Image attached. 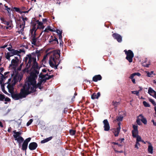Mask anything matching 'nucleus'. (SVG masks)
Returning <instances> with one entry per match:
<instances>
[{
	"mask_svg": "<svg viewBox=\"0 0 156 156\" xmlns=\"http://www.w3.org/2000/svg\"><path fill=\"white\" fill-rule=\"evenodd\" d=\"M101 76L100 75L95 76L93 77V80L94 82H97L98 80H101Z\"/></svg>",
	"mask_w": 156,
	"mask_h": 156,
	"instance_id": "a211bd4d",
	"label": "nucleus"
},
{
	"mask_svg": "<svg viewBox=\"0 0 156 156\" xmlns=\"http://www.w3.org/2000/svg\"><path fill=\"white\" fill-rule=\"evenodd\" d=\"M133 130H138L137 129V126L136 125H133Z\"/></svg>",
	"mask_w": 156,
	"mask_h": 156,
	"instance_id": "79ce46f5",
	"label": "nucleus"
},
{
	"mask_svg": "<svg viewBox=\"0 0 156 156\" xmlns=\"http://www.w3.org/2000/svg\"><path fill=\"white\" fill-rule=\"evenodd\" d=\"M2 91H3V92L5 93V94H6L7 93L5 90H4L2 88Z\"/></svg>",
	"mask_w": 156,
	"mask_h": 156,
	"instance_id": "680f3d73",
	"label": "nucleus"
},
{
	"mask_svg": "<svg viewBox=\"0 0 156 156\" xmlns=\"http://www.w3.org/2000/svg\"><path fill=\"white\" fill-rule=\"evenodd\" d=\"M5 9L8 11V13L9 14V15H10L11 13L10 8H8L7 9Z\"/></svg>",
	"mask_w": 156,
	"mask_h": 156,
	"instance_id": "a19ab883",
	"label": "nucleus"
},
{
	"mask_svg": "<svg viewBox=\"0 0 156 156\" xmlns=\"http://www.w3.org/2000/svg\"><path fill=\"white\" fill-rule=\"evenodd\" d=\"M52 138V137H48L47 138H46L45 139V140L47 142L49 141V140H51V139Z\"/></svg>",
	"mask_w": 156,
	"mask_h": 156,
	"instance_id": "de8ad7c7",
	"label": "nucleus"
},
{
	"mask_svg": "<svg viewBox=\"0 0 156 156\" xmlns=\"http://www.w3.org/2000/svg\"><path fill=\"white\" fill-rule=\"evenodd\" d=\"M37 23L38 24L37 29H43L44 28V26L43 25V23L42 22L37 21Z\"/></svg>",
	"mask_w": 156,
	"mask_h": 156,
	"instance_id": "4be33fe9",
	"label": "nucleus"
},
{
	"mask_svg": "<svg viewBox=\"0 0 156 156\" xmlns=\"http://www.w3.org/2000/svg\"><path fill=\"white\" fill-rule=\"evenodd\" d=\"M20 63V60L17 57H15L14 59H12L11 62V64L9 65V68L12 70V72H9L8 75L11 74L12 77L13 76H17L18 77H22V76L19 73L18 71H20L23 63H22L19 67L18 65Z\"/></svg>",
	"mask_w": 156,
	"mask_h": 156,
	"instance_id": "f03ea898",
	"label": "nucleus"
},
{
	"mask_svg": "<svg viewBox=\"0 0 156 156\" xmlns=\"http://www.w3.org/2000/svg\"><path fill=\"white\" fill-rule=\"evenodd\" d=\"M153 124L154 126H156V122H154Z\"/></svg>",
	"mask_w": 156,
	"mask_h": 156,
	"instance_id": "774afa93",
	"label": "nucleus"
},
{
	"mask_svg": "<svg viewBox=\"0 0 156 156\" xmlns=\"http://www.w3.org/2000/svg\"><path fill=\"white\" fill-rule=\"evenodd\" d=\"M125 54L126 55V58L129 62H131L133 61V58L134 56L133 52L131 50H128L127 51L126 50L124 51Z\"/></svg>",
	"mask_w": 156,
	"mask_h": 156,
	"instance_id": "0eeeda50",
	"label": "nucleus"
},
{
	"mask_svg": "<svg viewBox=\"0 0 156 156\" xmlns=\"http://www.w3.org/2000/svg\"><path fill=\"white\" fill-rule=\"evenodd\" d=\"M24 61L27 64V67L23 70V73L30 72L28 80L21 89L20 93H14L11 94L12 98L15 100L26 97L27 95L35 91L37 88L41 90L42 87L41 85L43 84L46 80L51 78L53 75L49 76L47 74L43 75L41 73L39 75L38 82L36 84V80L39 73L40 67L36 62V55L34 54L27 55Z\"/></svg>",
	"mask_w": 156,
	"mask_h": 156,
	"instance_id": "f257e3e1",
	"label": "nucleus"
},
{
	"mask_svg": "<svg viewBox=\"0 0 156 156\" xmlns=\"http://www.w3.org/2000/svg\"><path fill=\"white\" fill-rule=\"evenodd\" d=\"M14 9L16 11H17V9H19L17 8H16V7H15L14 8Z\"/></svg>",
	"mask_w": 156,
	"mask_h": 156,
	"instance_id": "69168bd1",
	"label": "nucleus"
},
{
	"mask_svg": "<svg viewBox=\"0 0 156 156\" xmlns=\"http://www.w3.org/2000/svg\"><path fill=\"white\" fill-rule=\"evenodd\" d=\"M154 110L155 112V114H156V106L154 107Z\"/></svg>",
	"mask_w": 156,
	"mask_h": 156,
	"instance_id": "338daca9",
	"label": "nucleus"
},
{
	"mask_svg": "<svg viewBox=\"0 0 156 156\" xmlns=\"http://www.w3.org/2000/svg\"><path fill=\"white\" fill-rule=\"evenodd\" d=\"M149 145L148 148V151L150 154L153 153V147L152 146L151 144L149 143Z\"/></svg>",
	"mask_w": 156,
	"mask_h": 156,
	"instance_id": "412c9836",
	"label": "nucleus"
},
{
	"mask_svg": "<svg viewBox=\"0 0 156 156\" xmlns=\"http://www.w3.org/2000/svg\"><path fill=\"white\" fill-rule=\"evenodd\" d=\"M3 127V126L1 122H0V127Z\"/></svg>",
	"mask_w": 156,
	"mask_h": 156,
	"instance_id": "bf43d9fd",
	"label": "nucleus"
},
{
	"mask_svg": "<svg viewBox=\"0 0 156 156\" xmlns=\"http://www.w3.org/2000/svg\"><path fill=\"white\" fill-rule=\"evenodd\" d=\"M77 95L76 94V93L74 94V96L73 97V98L74 99L75 98V96Z\"/></svg>",
	"mask_w": 156,
	"mask_h": 156,
	"instance_id": "0e129e2a",
	"label": "nucleus"
},
{
	"mask_svg": "<svg viewBox=\"0 0 156 156\" xmlns=\"http://www.w3.org/2000/svg\"><path fill=\"white\" fill-rule=\"evenodd\" d=\"M10 53L9 52H7L6 55V59L9 60H10V58L11 56H12V55H10ZM10 55H11L10 54Z\"/></svg>",
	"mask_w": 156,
	"mask_h": 156,
	"instance_id": "cd10ccee",
	"label": "nucleus"
},
{
	"mask_svg": "<svg viewBox=\"0 0 156 156\" xmlns=\"http://www.w3.org/2000/svg\"><path fill=\"white\" fill-rule=\"evenodd\" d=\"M42 21L44 23L46 22L47 21V19H43Z\"/></svg>",
	"mask_w": 156,
	"mask_h": 156,
	"instance_id": "4d7b16f0",
	"label": "nucleus"
},
{
	"mask_svg": "<svg viewBox=\"0 0 156 156\" xmlns=\"http://www.w3.org/2000/svg\"><path fill=\"white\" fill-rule=\"evenodd\" d=\"M132 93L133 94H136L137 95H138V94L139 93V91H132Z\"/></svg>",
	"mask_w": 156,
	"mask_h": 156,
	"instance_id": "58836bf2",
	"label": "nucleus"
},
{
	"mask_svg": "<svg viewBox=\"0 0 156 156\" xmlns=\"http://www.w3.org/2000/svg\"><path fill=\"white\" fill-rule=\"evenodd\" d=\"M123 119V117L122 116H119L118 117L116 118V120L118 121H120L122 120Z\"/></svg>",
	"mask_w": 156,
	"mask_h": 156,
	"instance_id": "72a5a7b5",
	"label": "nucleus"
},
{
	"mask_svg": "<svg viewBox=\"0 0 156 156\" xmlns=\"http://www.w3.org/2000/svg\"><path fill=\"white\" fill-rule=\"evenodd\" d=\"M4 100H5V101L9 102L10 101V99L8 97H6V98H5Z\"/></svg>",
	"mask_w": 156,
	"mask_h": 156,
	"instance_id": "c03bdc74",
	"label": "nucleus"
},
{
	"mask_svg": "<svg viewBox=\"0 0 156 156\" xmlns=\"http://www.w3.org/2000/svg\"><path fill=\"white\" fill-rule=\"evenodd\" d=\"M49 30L52 32L55 31V29L52 28L50 26H48L47 28L45 29L44 31L48 32Z\"/></svg>",
	"mask_w": 156,
	"mask_h": 156,
	"instance_id": "aec40b11",
	"label": "nucleus"
},
{
	"mask_svg": "<svg viewBox=\"0 0 156 156\" xmlns=\"http://www.w3.org/2000/svg\"><path fill=\"white\" fill-rule=\"evenodd\" d=\"M5 96L4 95L0 94V101H3L5 99Z\"/></svg>",
	"mask_w": 156,
	"mask_h": 156,
	"instance_id": "c756f323",
	"label": "nucleus"
},
{
	"mask_svg": "<svg viewBox=\"0 0 156 156\" xmlns=\"http://www.w3.org/2000/svg\"><path fill=\"white\" fill-rule=\"evenodd\" d=\"M100 96V93L99 92H98L97 94L94 93L92 95L91 98L93 99H98Z\"/></svg>",
	"mask_w": 156,
	"mask_h": 156,
	"instance_id": "6ab92c4d",
	"label": "nucleus"
},
{
	"mask_svg": "<svg viewBox=\"0 0 156 156\" xmlns=\"http://www.w3.org/2000/svg\"><path fill=\"white\" fill-rule=\"evenodd\" d=\"M3 69L2 68H0V72H2L3 71Z\"/></svg>",
	"mask_w": 156,
	"mask_h": 156,
	"instance_id": "e2e57ef3",
	"label": "nucleus"
},
{
	"mask_svg": "<svg viewBox=\"0 0 156 156\" xmlns=\"http://www.w3.org/2000/svg\"><path fill=\"white\" fill-rule=\"evenodd\" d=\"M22 78L21 77H18L17 76H11V78L9 79L8 82V85L7 87L9 92L11 94L14 93V86L16 83L18 81H20Z\"/></svg>",
	"mask_w": 156,
	"mask_h": 156,
	"instance_id": "20e7f679",
	"label": "nucleus"
},
{
	"mask_svg": "<svg viewBox=\"0 0 156 156\" xmlns=\"http://www.w3.org/2000/svg\"><path fill=\"white\" fill-rule=\"evenodd\" d=\"M149 101H150L151 103H152V104L154 105H156V104L154 101L151 99H149Z\"/></svg>",
	"mask_w": 156,
	"mask_h": 156,
	"instance_id": "ea45409f",
	"label": "nucleus"
},
{
	"mask_svg": "<svg viewBox=\"0 0 156 156\" xmlns=\"http://www.w3.org/2000/svg\"><path fill=\"white\" fill-rule=\"evenodd\" d=\"M135 73H133L131 75V76L130 77V78L131 79H134V76H135Z\"/></svg>",
	"mask_w": 156,
	"mask_h": 156,
	"instance_id": "49530a36",
	"label": "nucleus"
},
{
	"mask_svg": "<svg viewBox=\"0 0 156 156\" xmlns=\"http://www.w3.org/2000/svg\"><path fill=\"white\" fill-rule=\"evenodd\" d=\"M32 122H33L32 119H30L28 121V122H27V125L28 126H29L31 124V123Z\"/></svg>",
	"mask_w": 156,
	"mask_h": 156,
	"instance_id": "4c0bfd02",
	"label": "nucleus"
},
{
	"mask_svg": "<svg viewBox=\"0 0 156 156\" xmlns=\"http://www.w3.org/2000/svg\"><path fill=\"white\" fill-rule=\"evenodd\" d=\"M7 46V44H5V45L1 46V48H6Z\"/></svg>",
	"mask_w": 156,
	"mask_h": 156,
	"instance_id": "5fc2aeb1",
	"label": "nucleus"
},
{
	"mask_svg": "<svg viewBox=\"0 0 156 156\" xmlns=\"http://www.w3.org/2000/svg\"><path fill=\"white\" fill-rule=\"evenodd\" d=\"M143 104L146 107H149L150 106V105L149 104L145 101H144L143 102Z\"/></svg>",
	"mask_w": 156,
	"mask_h": 156,
	"instance_id": "c85d7f7f",
	"label": "nucleus"
},
{
	"mask_svg": "<svg viewBox=\"0 0 156 156\" xmlns=\"http://www.w3.org/2000/svg\"><path fill=\"white\" fill-rule=\"evenodd\" d=\"M22 21H21L16 25V30L19 34H23L25 26L26 23L29 22L28 18L26 17H22Z\"/></svg>",
	"mask_w": 156,
	"mask_h": 156,
	"instance_id": "39448f33",
	"label": "nucleus"
},
{
	"mask_svg": "<svg viewBox=\"0 0 156 156\" xmlns=\"http://www.w3.org/2000/svg\"><path fill=\"white\" fill-rule=\"evenodd\" d=\"M32 8H30L28 11H23L21 13L22 14L23 13H27Z\"/></svg>",
	"mask_w": 156,
	"mask_h": 156,
	"instance_id": "09e8293b",
	"label": "nucleus"
},
{
	"mask_svg": "<svg viewBox=\"0 0 156 156\" xmlns=\"http://www.w3.org/2000/svg\"><path fill=\"white\" fill-rule=\"evenodd\" d=\"M146 73L147 74V75L148 77H152L153 76V75H155V74L154 73V71H152L150 72L148 71H146Z\"/></svg>",
	"mask_w": 156,
	"mask_h": 156,
	"instance_id": "393cba45",
	"label": "nucleus"
},
{
	"mask_svg": "<svg viewBox=\"0 0 156 156\" xmlns=\"http://www.w3.org/2000/svg\"><path fill=\"white\" fill-rule=\"evenodd\" d=\"M31 140V138L30 137L26 139L24 141L25 143H26L28 144V143Z\"/></svg>",
	"mask_w": 156,
	"mask_h": 156,
	"instance_id": "f704fd0d",
	"label": "nucleus"
},
{
	"mask_svg": "<svg viewBox=\"0 0 156 156\" xmlns=\"http://www.w3.org/2000/svg\"><path fill=\"white\" fill-rule=\"evenodd\" d=\"M46 142H47L45 139H44L42 141H41V143H46Z\"/></svg>",
	"mask_w": 156,
	"mask_h": 156,
	"instance_id": "864d4df0",
	"label": "nucleus"
},
{
	"mask_svg": "<svg viewBox=\"0 0 156 156\" xmlns=\"http://www.w3.org/2000/svg\"><path fill=\"white\" fill-rule=\"evenodd\" d=\"M39 38V37L36 38L35 36L32 38H30L32 44L35 45H37L40 41V39Z\"/></svg>",
	"mask_w": 156,
	"mask_h": 156,
	"instance_id": "9d476101",
	"label": "nucleus"
},
{
	"mask_svg": "<svg viewBox=\"0 0 156 156\" xmlns=\"http://www.w3.org/2000/svg\"><path fill=\"white\" fill-rule=\"evenodd\" d=\"M135 73V76L137 75L138 76H140V74L139 73Z\"/></svg>",
	"mask_w": 156,
	"mask_h": 156,
	"instance_id": "603ef678",
	"label": "nucleus"
},
{
	"mask_svg": "<svg viewBox=\"0 0 156 156\" xmlns=\"http://www.w3.org/2000/svg\"><path fill=\"white\" fill-rule=\"evenodd\" d=\"M113 37L116 39L119 42H120L122 41V37L121 36L118 34L114 33L113 34Z\"/></svg>",
	"mask_w": 156,
	"mask_h": 156,
	"instance_id": "f8f14e48",
	"label": "nucleus"
},
{
	"mask_svg": "<svg viewBox=\"0 0 156 156\" xmlns=\"http://www.w3.org/2000/svg\"><path fill=\"white\" fill-rule=\"evenodd\" d=\"M36 29L35 26H34L30 30V34L31 35L30 38H32L35 36L36 35Z\"/></svg>",
	"mask_w": 156,
	"mask_h": 156,
	"instance_id": "4468645a",
	"label": "nucleus"
},
{
	"mask_svg": "<svg viewBox=\"0 0 156 156\" xmlns=\"http://www.w3.org/2000/svg\"><path fill=\"white\" fill-rule=\"evenodd\" d=\"M131 80L132 82H133V83H136L135 80L134 79H131Z\"/></svg>",
	"mask_w": 156,
	"mask_h": 156,
	"instance_id": "13d9d810",
	"label": "nucleus"
},
{
	"mask_svg": "<svg viewBox=\"0 0 156 156\" xmlns=\"http://www.w3.org/2000/svg\"><path fill=\"white\" fill-rule=\"evenodd\" d=\"M141 121H142L144 124H146L147 123V120L145 118H144L141 120Z\"/></svg>",
	"mask_w": 156,
	"mask_h": 156,
	"instance_id": "e433bc0d",
	"label": "nucleus"
},
{
	"mask_svg": "<svg viewBox=\"0 0 156 156\" xmlns=\"http://www.w3.org/2000/svg\"><path fill=\"white\" fill-rule=\"evenodd\" d=\"M121 128V127H118L116 129H114L113 132L115 136H117L119 135Z\"/></svg>",
	"mask_w": 156,
	"mask_h": 156,
	"instance_id": "dca6fc26",
	"label": "nucleus"
},
{
	"mask_svg": "<svg viewBox=\"0 0 156 156\" xmlns=\"http://www.w3.org/2000/svg\"><path fill=\"white\" fill-rule=\"evenodd\" d=\"M104 125V130L105 131H108L109 130L110 126L108 122L107 119H105L103 122Z\"/></svg>",
	"mask_w": 156,
	"mask_h": 156,
	"instance_id": "1a4fd4ad",
	"label": "nucleus"
},
{
	"mask_svg": "<svg viewBox=\"0 0 156 156\" xmlns=\"http://www.w3.org/2000/svg\"><path fill=\"white\" fill-rule=\"evenodd\" d=\"M144 118V117L142 115L140 114L137 117V119H140L141 121Z\"/></svg>",
	"mask_w": 156,
	"mask_h": 156,
	"instance_id": "7c9ffc66",
	"label": "nucleus"
},
{
	"mask_svg": "<svg viewBox=\"0 0 156 156\" xmlns=\"http://www.w3.org/2000/svg\"><path fill=\"white\" fill-rule=\"evenodd\" d=\"M3 23L7 25V26L5 27V28L7 29L10 30L12 28L11 23L9 21L5 20L3 21Z\"/></svg>",
	"mask_w": 156,
	"mask_h": 156,
	"instance_id": "2eb2a0df",
	"label": "nucleus"
},
{
	"mask_svg": "<svg viewBox=\"0 0 156 156\" xmlns=\"http://www.w3.org/2000/svg\"><path fill=\"white\" fill-rule=\"evenodd\" d=\"M113 144H115H115H116L117 145H118L119 147H121V146H122L120 144H119L118 143H116L113 142Z\"/></svg>",
	"mask_w": 156,
	"mask_h": 156,
	"instance_id": "3c124183",
	"label": "nucleus"
},
{
	"mask_svg": "<svg viewBox=\"0 0 156 156\" xmlns=\"http://www.w3.org/2000/svg\"><path fill=\"white\" fill-rule=\"evenodd\" d=\"M113 105L115 107H116L119 104V102L116 101H113Z\"/></svg>",
	"mask_w": 156,
	"mask_h": 156,
	"instance_id": "37998d69",
	"label": "nucleus"
},
{
	"mask_svg": "<svg viewBox=\"0 0 156 156\" xmlns=\"http://www.w3.org/2000/svg\"><path fill=\"white\" fill-rule=\"evenodd\" d=\"M27 146L28 144L23 142L22 145V149L23 150H26L27 148Z\"/></svg>",
	"mask_w": 156,
	"mask_h": 156,
	"instance_id": "b1692460",
	"label": "nucleus"
},
{
	"mask_svg": "<svg viewBox=\"0 0 156 156\" xmlns=\"http://www.w3.org/2000/svg\"><path fill=\"white\" fill-rule=\"evenodd\" d=\"M140 146V144L138 142H136V144L135 145V148L138 149L139 148V146Z\"/></svg>",
	"mask_w": 156,
	"mask_h": 156,
	"instance_id": "473e14b6",
	"label": "nucleus"
},
{
	"mask_svg": "<svg viewBox=\"0 0 156 156\" xmlns=\"http://www.w3.org/2000/svg\"><path fill=\"white\" fill-rule=\"evenodd\" d=\"M115 151L116 152H118V153H121L123 152V151H117V150H115Z\"/></svg>",
	"mask_w": 156,
	"mask_h": 156,
	"instance_id": "6e6d98bb",
	"label": "nucleus"
},
{
	"mask_svg": "<svg viewBox=\"0 0 156 156\" xmlns=\"http://www.w3.org/2000/svg\"><path fill=\"white\" fill-rule=\"evenodd\" d=\"M70 134L72 135H74L75 133V131L73 130H70L69 131Z\"/></svg>",
	"mask_w": 156,
	"mask_h": 156,
	"instance_id": "c9c22d12",
	"label": "nucleus"
},
{
	"mask_svg": "<svg viewBox=\"0 0 156 156\" xmlns=\"http://www.w3.org/2000/svg\"><path fill=\"white\" fill-rule=\"evenodd\" d=\"M141 121L140 120V119H137L136 122H137V124L138 125H140L141 124Z\"/></svg>",
	"mask_w": 156,
	"mask_h": 156,
	"instance_id": "a18cd8bd",
	"label": "nucleus"
},
{
	"mask_svg": "<svg viewBox=\"0 0 156 156\" xmlns=\"http://www.w3.org/2000/svg\"><path fill=\"white\" fill-rule=\"evenodd\" d=\"M136 137V141L139 142L141 141V138L140 136L138 135Z\"/></svg>",
	"mask_w": 156,
	"mask_h": 156,
	"instance_id": "2f4dec72",
	"label": "nucleus"
},
{
	"mask_svg": "<svg viewBox=\"0 0 156 156\" xmlns=\"http://www.w3.org/2000/svg\"><path fill=\"white\" fill-rule=\"evenodd\" d=\"M143 65L144 66H145V67H149V64H145V63H144L143 64Z\"/></svg>",
	"mask_w": 156,
	"mask_h": 156,
	"instance_id": "8fccbe9b",
	"label": "nucleus"
},
{
	"mask_svg": "<svg viewBox=\"0 0 156 156\" xmlns=\"http://www.w3.org/2000/svg\"><path fill=\"white\" fill-rule=\"evenodd\" d=\"M58 34L59 36V39L61 40L62 38V31L61 30L59 29H56L55 31Z\"/></svg>",
	"mask_w": 156,
	"mask_h": 156,
	"instance_id": "5701e85b",
	"label": "nucleus"
},
{
	"mask_svg": "<svg viewBox=\"0 0 156 156\" xmlns=\"http://www.w3.org/2000/svg\"><path fill=\"white\" fill-rule=\"evenodd\" d=\"M133 136L134 137H136L137 136L138 130H133L132 131Z\"/></svg>",
	"mask_w": 156,
	"mask_h": 156,
	"instance_id": "a878e982",
	"label": "nucleus"
},
{
	"mask_svg": "<svg viewBox=\"0 0 156 156\" xmlns=\"http://www.w3.org/2000/svg\"><path fill=\"white\" fill-rule=\"evenodd\" d=\"M148 93L151 96L156 99V92L153 90L152 88L149 87L148 88Z\"/></svg>",
	"mask_w": 156,
	"mask_h": 156,
	"instance_id": "9b49d317",
	"label": "nucleus"
},
{
	"mask_svg": "<svg viewBox=\"0 0 156 156\" xmlns=\"http://www.w3.org/2000/svg\"><path fill=\"white\" fill-rule=\"evenodd\" d=\"M60 51L59 50L55 51L52 52L49 58V63L50 66L56 69L60 63L59 60Z\"/></svg>",
	"mask_w": 156,
	"mask_h": 156,
	"instance_id": "7ed1b4c3",
	"label": "nucleus"
},
{
	"mask_svg": "<svg viewBox=\"0 0 156 156\" xmlns=\"http://www.w3.org/2000/svg\"><path fill=\"white\" fill-rule=\"evenodd\" d=\"M42 71L44 73H46V70L45 69H42Z\"/></svg>",
	"mask_w": 156,
	"mask_h": 156,
	"instance_id": "052dcab7",
	"label": "nucleus"
},
{
	"mask_svg": "<svg viewBox=\"0 0 156 156\" xmlns=\"http://www.w3.org/2000/svg\"><path fill=\"white\" fill-rule=\"evenodd\" d=\"M14 134L13 136L15 139V140L17 141L19 144V147L21 146V144L24 141L23 138L21 136V133L20 131L16 132V130L13 132Z\"/></svg>",
	"mask_w": 156,
	"mask_h": 156,
	"instance_id": "423d86ee",
	"label": "nucleus"
},
{
	"mask_svg": "<svg viewBox=\"0 0 156 156\" xmlns=\"http://www.w3.org/2000/svg\"><path fill=\"white\" fill-rule=\"evenodd\" d=\"M37 146V144L35 142H32L30 144L29 148L31 150H35Z\"/></svg>",
	"mask_w": 156,
	"mask_h": 156,
	"instance_id": "ddd939ff",
	"label": "nucleus"
},
{
	"mask_svg": "<svg viewBox=\"0 0 156 156\" xmlns=\"http://www.w3.org/2000/svg\"><path fill=\"white\" fill-rule=\"evenodd\" d=\"M10 73L9 72H7L4 73V75L2 74V80H0V84H1L2 83V80H3L4 79L6 78L7 77L8 74Z\"/></svg>",
	"mask_w": 156,
	"mask_h": 156,
	"instance_id": "f3484780",
	"label": "nucleus"
},
{
	"mask_svg": "<svg viewBox=\"0 0 156 156\" xmlns=\"http://www.w3.org/2000/svg\"><path fill=\"white\" fill-rule=\"evenodd\" d=\"M48 55V54H47L46 55L44 56V58L42 60V61L43 63L44 62V63L45 64V62H46V60L47 58Z\"/></svg>",
	"mask_w": 156,
	"mask_h": 156,
	"instance_id": "bb28decb",
	"label": "nucleus"
},
{
	"mask_svg": "<svg viewBox=\"0 0 156 156\" xmlns=\"http://www.w3.org/2000/svg\"><path fill=\"white\" fill-rule=\"evenodd\" d=\"M8 50L9 51V52L10 54V55L13 56L14 55H19V54L22 52L24 51L22 50H20V51L17 50H15L13 49H12L11 48L9 47L8 48Z\"/></svg>",
	"mask_w": 156,
	"mask_h": 156,
	"instance_id": "6e6552de",
	"label": "nucleus"
}]
</instances>
